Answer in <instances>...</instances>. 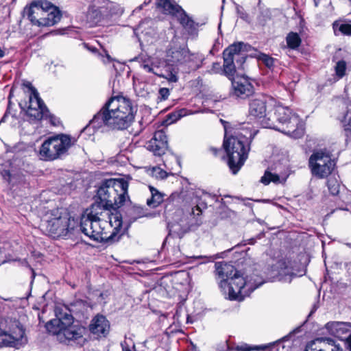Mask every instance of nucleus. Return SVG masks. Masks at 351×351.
<instances>
[{
  "label": "nucleus",
  "instance_id": "7c9ffc66",
  "mask_svg": "<svg viewBox=\"0 0 351 351\" xmlns=\"http://www.w3.org/2000/svg\"><path fill=\"white\" fill-rule=\"evenodd\" d=\"M26 114L29 117L30 121H40L43 118H47L49 117V112L47 108H35L27 107Z\"/></svg>",
  "mask_w": 351,
  "mask_h": 351
},
{
  "label": "nucleus",
  "instance_id": "37998d69",
  "mask_svg": "<svg viewBox=\"0 0 351 351\" xmlns=\"http://www.w3.org/2000/svg\"><path fill=\"white\" fill-rule=\"evenodd\" d=\"M257 59L261 61L269 69H271L274 66V58L265 53H258Z\"/></svg>",
  "mask_w": 351,
  "mask_h": 351
},
{
  "label": "nucleus",
  "instance_id": "8fccbe9b",
  "mask_svg": "<svg viewBox=\"0 0 351 351\" xmlns=\"http://www.w3.org/2000/svg\"><path fill=\"white\" fill-rule=\"evenodd\" d=\"M58 318H62V320L64 322V324H73V316L71 314L65 313L64 315H61Z\"/></svg>",
  "mask_w": 351,
  "mask_h": 351
},
{
  "label": "nucleus",
  "instance_id": "9b49d317",
  "mask_svg": "<svg viewBox=\"0 0 351 351\" xmlns=\"http://www.w3.org/2000/svg\"><path fill=\"white\" fill-rule=\"evenodd\" d=\"M157 6L162 8L165 14L175 16L182 27L189 34H193L196 32L198 24L189 16L186 12L178 5L175 1L169 0H158Z\"/></svg>",
  "mask_w": 351,
  "mask_h": 351
},
{
  "label": "nucleus",
  "instance_id": "412c9836",
  "mask_svg": "<svg viewBox=\"0 0 351 351\" xmlns=\"http://www.w3.org/2000/svg\"><path fill=\"white\" fill-rule=\"evenodd\" d=\"M152 73L160 77L165 78L169 82H176L178 80V69L171 64H169L167 59L161 65L156 64L154 71Z\"/></svg>",
  "mask_w": 351,
  "mask_h": 351
},
{
  "label": "nucleus",
  "instance_id": "58836bf2",
  "mask_svg": "<svg viewBox=\"0 0 351 351\" xmlns=\"http://www.w3.org/2000/svg\"><path fill=\"white\" fill-rule=\"evenodd\" d=\"M287 46L292 49H297L301 44V38L298 34L295 32H290L286 38Z\"/></svg>",
  "mask_w": 351,
  "mask_h": 351
},
{
  "label": "nucleus",
  "instance_id": "6e6552de",
  "mask_svg": "<svg viewBox=\"0 0 351 351\" xmlns=\"http://www.w3.org/2000/svg\"><path fill=\"white\" fill-rule=\"evenodd\" d=\"M274 117L283 126L285 125V128L282 130L276 126L274 129L281 131L293 138H300L304 135V123L290 108L277 106L275 108Z\"/></svg>",
  "mask_w": 351,
  "mask_h": 351
},
{
  "label": "nucleus",
  "instance_id": "b1692460",
  "mask_svg": "<svg viewBox=\"0 0 351 351\" xmlns=\"http://www.w3.org/2000/svg\"><path fill=\"white\" fill-rule=\"evenodd\" d=\"M325 328L332 336L339 339L351 332V323L343 322H331L326 324Z\"/></svg>",
  "mask_w": 351,
  "mask_h": 351
},
{
  "label": "nucleus",
  "instance_id": "7ed1b4c3",
  "mask_svg": "<svg viewBox=\"0 0 351 351\" xmlns=\"http://www.w3.org/2000/svg\"><path fill=\"white\" fill-rule=\"evenodd\" d=\"M244 132H240L237 136L225 137L223 147L228 156V165L233 174H236L244 165L248 152L250 145L256 132H252L249 128Z\"/></svg>",
  "mask_w": 351,
  "mask_h": 351
},
{
  "label": "nucleus",
  "instance_id": "864d4df0",
  "mask_svg": "<svg viewBox=\"0 0 351 351\" xmlns=\"http://www.w3.org/2000/svg\"><path fill=\"white\" fill-rule=\"evenodd\" d=\"M344 345L347 350L351 351V334L347 337V339L344 341Z\"/></svg>",
  "mask_w": 351,
  "mask_h": 351
},
{
  "label": "nucleus",
  "instance_id": "4c0bfd02",
  "mask_svg": "<svg viewBox=\"0 0 351 351\" xmlns=\"http://www.w3.org/2000/svg\"><path fill=\"white\" fill-rule=\"evenodd\" d=\"M169 234L168 237H178L181 239L186 232L179 223H168Z\"/></svg>",
  "mask_w": 351,
  "mask_h": 351
},
{
  "label": "nucleus",
  "instance_id": "0eeeda50",
  "mask_svg": "<svg viewBox=\"0 0 351 351\" xmlns=\"http://www.w3.org/2000/svg\"><path fill=\"white\" fill-rule=\"evenodd\" d=\"M73 145L69 135L57 134L47 138L39 149L40 158L45 161H53L62 158L67 154Z\"/></svg>",
  "mask_w": 351,
  "mask_h": 351
},
{
  "label": "nucleus",
  "instance_id": "4d7b16f0",
  "mask_svg": "<svg viewBox=\"0 0 351 351\" xmlns=\"http://www.w3.org/2000/svg\"><path fill=\"white\" fill-rule=\"evenodd\" d=\"M337 209L343 210H348V205H346L345 207H343V205L341 204L340 203H337Z\"/></svg>",
  "mask_w": 351,
  "mask_h": 351
},
{
  "label": "nucleus",
  "instance_id": "f257e3e1",
  "mask_svg": "<svg viewBox=\"0 0 351 351\" xmlns=\"http://www.w3.org/2000/svg\"><path fill=\"white\" fill-rule=\"evenodd\" d=\"M136 112V109L130 99L123 96L111 97L81 132H89L91 128L93 130L104 127L112 130L127 129L133 122Z\"/></svg>",
  "mask_w": 351,
  "mask_h": 351
},
{
  "label": "nucleus",
  "instance_id": "a18cd8bd",
  "mask_svg": "<svg viewBox=\"0 0 351 351\" xmlns=\"http://www.w3.org/2000/svg\"><path fill=\"white\" fill-rule=\"evenodd\" d=\"M325 346L330 351H343L340 344L336 343L335 340L330 338H325Z\"/></svg>",
  "mask_w": 351,
  "mask_h": 351
},
{
  "label": "nucleus",
  "instance_id": "69168bd1",
  "mask_svg": "<svg viewBox=\"0 0 351 351\" xmlns=\"http://www.w3.org/2000/svg\"><path fill=\"white\" fill-rule=\"evenodd\" d=\"M106 58L108 59V62L111 61V57L110 56V55L106 54Z\"/></svg>",
  "mask_w": 351,
  "mask_h": 351
},
{
  "label": "nucleus",
  "instance_id": "5fc2aeb1",
  "mask_svg": "<svg viewBox=\"0 0 351 351\" xmlns=\"http://www.w3.org/2000/svg\"><path fill=\"white\" fill-rule=\"evenodd\" d=\"M83 45H84V48L87 49L88 50H89L90 51H91L93 53H97V48H95V47H94L93 46L89 45L88 43H83Z\"/></svg>",
  "mask_w": 351,
  "mask_h": 351
},
{
  "label": "nucleus",
  "instance_id": "72a5a7b5",
  "mask_svg": "<svg viewBox=\"0 0 351 351\" xmlns=\"http://www.w3.org/2000/svg\"><path fill=\"white\" fill-rule=\"evenodd\" d=\"M333 29L335 35L351 36V21H335L333 23Z\"/></svg>",
  "mask_w": 351,
  "mask_h": 351
},
{
  "label": "nucleus",
  "instance_id": "aec40b11",
  "mask_svg": "<svg viewBox=\"0 0 351 351\" xmlns=\"http://www.w3.org/2000/svg\"><path fill=\"white\" fill-rule=\"evenodd\" d=\"M112 208L101 204V202L95 199V202L86 208L83 213L82 217H88L97 220L107 221V217Z\"/></svg>",
  "mask_w": 351,
  "mask_h": 351
},
{
  "label": "nucleus",
  "instance_id": "de8ad7c7",
  "mask_svg": "<svg viewBox=\"0 0 351 351\" xmlns=\"http://www.w3.org/2000/svg\"><path fill=\"white\" fill-rule=\"evenodd\" d=\"M170 92L167 88H160L158 90V99L160 101H165L168 99Z\"/></svg>",
  "mask_w": 351,
  "mask_h": 351
},
{
  "label": "nucleus",
  "instance_id": "20e7f679",
  "mask_svg": "<svg viewBox=\"0 0 351 351\" xmlns=\"http://www.w3.org/2000/svg\"><path fill=\"white\" fill-rule=\"evenodd\" d=\"M42 226L53 237H70L78 232L79 221L66 209L58 208L45 215Z\"/></svg>",
  "mask_w": 351,
  "mask_h": 351
},
{
  "label": "nucleus",
  "instance_id": "bf43d9fd",
  "mask_svg": "<svg viewBox=\"0 0 351 351\" xmlns=\"http://www.w3.org/2000/svg\"><path fill=\"white\" fill-rule=\"evenodd\" d=\"M5 56V49H2L0 47V59Z\"/></svg>",
  "mask_w": 351,
  "mask_h": 351
},
{
  "label": "nucleus",
  "instance_id": "c03bdc74",
  "mask_svg": "<svg viewBox=\"0 0 351 351\" xmlns=\"http://www.w3.org/2000/svg\"><path fill=\"white\" fill-rule=\"evenodd\" d=\"M336 75L341 79L346 75V62L344 60H339L335 67Z\"/></svg>",
  "mask_w": 351,
  "mask_h": 351
},
{
  "label": "nucleus",
  "instance_id": "49530a36",
  "mask_svg": "<svg viewBox=\"0 0 351 351\" xmlns=\"http://www.w3.org/2000/svg\"><path fill=\"white\" fill-rule=\"evenodd\" d=\"M348 120L344 125L345 134L347 137H351V111H348Z\"/></svg>",
  "mask_w": 351,
  "mask_h": 351
},
{
  "label": "nucleus",
  "instance_id": "f8f14e48",
  "mask_svg": "<svg viewBox=\"0 0 351 351\" xmlns=\"http://www.w3.org/2000/svg\"><path fill=\"white\" fill-rule=\"evenodd\" d=\"M335 166V162L329 154L322 150L314 152L309 158V167L312 173L323 178L330 175Z\"/></svg>",
  "mask_w": 351,
  "mask_h": 351
},
{
  "label": "nucleus",
  "instance_id": "a19ab883",
  "mask_svg": "<svg viewBox=\"0 0 351 351\" xmlns=\"http://www.w3.org/2000/svg\"><path fill=\"white\" fill-rule=\"evenodd\" d=\"M86 308V302L82 300H79L71 304L69 310L71 313L77 315L79 314H82Z\"/></svg>",
  "mask_w": 351,
  "mask_h": 351
},
{
  "label": "nucleus",
  "instance_id": "680f3d73",
  "mask_svg": "<svg viewBox=\"0 0 351 351\" xmlns=\"http://www.w3.org/2000/svg\"><path fill=\"white\" fill-rule=\"evenodd\" d=\"M151 1H152V0H145L143 4L139 6V9L140 10L142 9L143 5H148L149 3H151Z\"/></svg>",
  "mask_w": 351,
  "mask_h": 351
},
{
  "label": "nucleus",
  "instance_id": "c756f323",
  "mask_svg": "<svg viewBox=\"0 0 351 351\" xmlns=\"http://www.w3.org/2000/svg\"><path fill=\"white\" fill-rule=\"evenodd\" d=\"M107 221L110 226L113 228L112 235L120 231L123 224L122 215L121 213L117 211L113 213L110 211L108 215Z\"/></svg>",
  "mask_w": 351,
  "mask_h": 351
},
{
  "label": "nucleus",
  "instance_id": "052dcab7",
  "mask_svg": "<svg viewBox=\"0 0 351 351\" xmlns=\"http://www.w3.org/2000/svg\"><path fill=\"white\" fill-rule=\"evenodd\" d=\"M247 244L254 245L256 243V239L254 238H251L247 241Z\"/></svg>",
  "mask_w": 351,
  "mask_h": 351
},
{
  "label": "nucleus",
  "instance_id": "338daca9",
  "mask_svg": "<svg viewBox=\"0 0 351 351\" xmlns=\"http://www.w3.org/2000/svg\"><path fill=\"white\" fill-rule=\"evenodd\" d=\"M204 258H206V261H211V257H207V256H204Z\"/></svg>",
  "mask_w": 351,
  "mask_h": 351
},
{
  "label": "nucleus",
  "instance_id": "a878e982",
  "mask_svg": "<svg viewBox=\"0 0 351 351\" xmlns=\"http://www.w3.org/2000/svg\"><path fill=\"white\" fill-rule=\"evenodd\" d=\"M125 217L130 223L135 221L136 219L145 216V211L143 207L132 204V202H126Z\"/></svg>",
  "mask_w": 351,
  "mask_h": 351
},
{
  "label": "nucleus",
  "instance_id": "6e6d98bb",
  "mask_svg": "<svg viewBox=\"0 0 351 351\" xmlns=\"http://www.w3.org/2000/svg\"><path fill=\"white\" fill-rule=\"evenodd\" d=\"M210 151L212 152V154L215 156H218V154L219 152H221V149H217V148H215V147H210Z\"/></svg>",
  "mask_w": 351,
  "mask_h": 351
},
{
  "label": "nucleus",
  "instance_id": "0e129e2a",
  "mask_svg": "<svg viewBox=\"0 0 351 351\" xmlns=\"http://www.w3.org/2000/svg\"><path fill=\"white\" fill-rule=\"evenodd\" d=\"M314 1V3H315V6L317 7L318 5H319V3L322 1V0H313Z\"/></svg>",
  "mask_w": 351,
  "mask_h": 351
},
{
  "label": "nucleus",
  "instance_id": "09e8293b",
  "mask_svg": "<svg viewBox=\"0 0 351 351\" xmlns=\"http://www.w3.org/2000/svg\"><path fill=\"white\" fill-rule=\"evenodd\" d=\"M153 172L155 173L156 177H158L161 179H165L167 177V172L161 169L160 167H154Z\"/></svg>",
  "mask_w": 351,
  "mask_h": 351
},
{
  "label": "nucleus",
  "instance_id": "774afa93",
  "mask_svg": "<svg viewBox=\"0 0 351 351\" xmlns=\"http://www.w3.org/2000/svg\"><path fill=\"white\" fill-rule=\"evenodd\" d=\"M241 17L243 19H245V18L247 17V14H242V15L241 16Z\"/></svg>",
  "mask_w": 351,
  "mask_h": 351
},
{
  "label": "nucleus",
  "instance_id": "4468645a",
  "mask_svg": "<svg viewBox=\"0 0 351 351\" xmlns=\"http://www.w3.org/2000/svg\"><path fill=\"white\" fill-rule=\"evenodd\" d=\"M107 223L108 221L82 217L79 223L78 232H82L93 241H99L103 239L104 225Z\"/></svg>",
  "mask_w": 351,
  "mask_h": 351
},
{
  "label": "nucleus",
  "instance_id": "4be33fe9",
  "mask_svg": "<svg viewBox=\"0 0 351 351\" xmlns=\"http://www.w3.org/2000/svg\"><path fill=\"white\" fill-rule=\"evenodd\" d=\"M186 56H189V49L185 47H173L167 51L166 59L169 64L176 66H184Z\"/></svg>",
  "mask_w": 351,
  "mask_h": 351
},
{
  "label": "nucleus",
  "instance_id": "ea45409f",
  "mask_svg": "<svg viewBox=\"0 0 351 351\" xmlns=\"http://www.w3.org/2000/svg\"><path fill=\"white\" fill-rule=\"evenodd\" d=\"M327 186L329 192L332 195H337L340 193V184L335 176H330L327 180Z\"/></svg>",
  "mask_w": 351,
  "mask_h": 351
},
{
  "label": "nucleus",
  "instance_id": "e433bc0d",
  "mask_svg": "<svg viewBox=\"0 0 351 351\" xmlns=\"http://www.w3.org/2000/svg\"><path fill=\"white\" fill-rule=\"evenodd\" d=\"M135 60H138V62L141 63V66L146 72L152 73L156 65V63L152 61L150 57H149L147 55L141 54L139 55L138 57H136Z\"/></svg>",
  "mask_w": 351,
  "mask_h": 351
},
{
  "label": "nucleus",
  "instance_id": "6ab92c4d",
  "mask_svg": "<svg viewBox=\"0 0 351 351\" xmlns=\"http://www.w3.org/2000/svg\"><path fill=\"white\" fill-rule=\"evenodd\" d=\"M110 322L106 317L101 314H97L93 317L90 324L89 330L97 338L106 337L110 331Z\"/></svg>",
  "mask_w": 351,
  "mask_h": 351
},
{
  "label": "nucleus",
  "instance_id": "c85d7f7f",
  "mask_svg": "<svg viewBox=\"0 0 351 351\" xmlns=\"http://www.w3.org/2000/svg\"><path fill=\"white\" fill-rule=\"evenodd\" d=\"M25 85L29 89L30 95L29 99V106L28 107L35 108H47L45 105L44 102L39 97V93L37 90L32 85L30 82H27Z\"/></svg>",
  "mask_w": 351,
  "mask_h": 351
},
{
  "label": "nucleus",
  "instance_id": "f3484780",
  "mask_svg": "<svg viewBox=\"0 0 351 351\" xmlns=\"http://www.w3.org/2000/svg\"><path fill=\"white\" fill-rule=\"evenodd\" d=\"M35 14H36V10L32 4L31 7L28 10L27 16L29 21L34 24L38 26H51L57 23L61 18V14L60 10H56L53 9L52 12L47 13V16H43L40 19H38Z\"/></svg>",
  "mask_w": 351,
  "mask_h": 351
},
{
  "label": "nucleus",
  "instance_id": "5701e85b",
  "mask_svg": "<svg viewBox=\"0 0 351 351\" xmlns=\"http://www.w3.org/2000/svg\"><path fill=\"white\" fill-rule=\"evenodd\" d=\"M278 280L282 282L290 283L293 278L302 276V274H298L294 271L291 266L290 262L281 260L278 262Z\"/></svg>",
  "mask_w": 351,
  "mask_h": 351
},
{
  "label": "nucleus",
  "instance_id": "dca6fc26",
  "mask_svg": "<svg viewBox=\"0 0 351 351\" xmlns=\"http://www.w3.org/2000/svg\"><path fill=\"white\" fill-rule=\"evenodd\" d=\"M231 82L232 88L230 93L237 99H245L254 93L252 84L243 76H237Z\"/></svg>",
  "mask_w": 351,
  "mask_h": 351
},
{
  "label": "nucleus",
  "instance_id": "c9c22d12",
  "mask_svg": "<svg viewBox=\"0 0 351 351\" xmlns=\"http://www.w3.org/2000/svg\"><path fill=\"white\" fill-rule=\"evenodd\" d=\"M149 190L152 197L151 198L147 199V204L150 207L156 208L163 202V195L153 186H149Z\"/></svg>",
  "mask_w": 351,
  "mask_h": 351
},
{
  "label": "nucleus",
  "instance_id": "2eb2a0df",
  "mask_svg": "<svg viewBox=\"0 0 351 351\" xmlns=\"http://www.w3.org/2000/svg\"><path fill=\"white\" fill-rule=\"evenodd\" d=\"M86 328L79 324H66L63 333L59 335L60 342L70 343L71 342L82 344L85 341L84 335Z\"/></svg>",
  "mask_w": 351,
  "mask_h": 351
},
{
  "label": "nucleus",
  "instance_id": "393cba45",
  "mask_svg": "<svg viewBox=\"0 0 351 351\" xmlns=\"http://www.w3.org/2000/svg\"><path fill=\"white\" fill-rule=\"evenodd\" d=\"M207 194L202 191H195L193 195V203L195 204V206L191 210V215L194 216H200L202 211L207 208V203L206 199L204 198Z\"/></svg>",
  "mask_w": 351,
  "mask_h": 351
},
{
  "label": "nucleus",
  "instance_id": "2f4dec72",
  "mask_svg": "<svg viewBox=\"0 0 351 351\" xmlns=\"http://www.w3.org/2000/svg\"><path fill=\"white\" fill-rule=\"evenodd\" d=\"M32 4L36 10V15L42 14L43 16H47V13L52 12L53 9L58 10L51 3L46 0L40 1L38 3H33Z\"/></svg>",
  "mask_w": 351,
  "mask_h": 351
},
{
  "label": "nucleus",
  "instance_id": "603ef678",
  "mask_svg": "<svg viewBox=\"0 0 351 351\" xmlns=\"http://www.w3.org/2000/svg\"><path fill=\"white\" fill-rule=\"evenodd\" d=\"M221 71V66L219 62H214L212 66L211 70L209 71L210 73H217Z\"/></svg>",
  "mask_w": 351,
  "mask_h": 351
},
{
  "label": "nucleus",
  "instance_id": "13d9d810",
  "mask_svg": "<svg viewBox=\"0 0 351 351\" xmlns=\"http://www.w3.org/2000/svg\"><path fill=\"white\" fill-rule=\"evenodd\" d=\"M175 252H176V253H175L176 258L174 259L176 260L180 258L181 252L178 248H176Z\"/></svg>",
  "mask_w": 351,
  "mask_h": 351
},
{
  "label": "nucleus",
  "instance_id": "bb28decb",
  "mask_svg": "<svg viewBox=\"0 0 351 351\" xmlns=\"http://www.w3.org/2000/svg\"><path fill=\"white\" fill-rule=\"evenodd\" d=\"M186 61L184 62V66L189 71H195L199 67H201L203 60H204V57L201 53H191L189 51V56H186Z\"/></svg>",
  "mask_w": 351,
  "mask_h": 351
},
{
  "label": "nucleus",
  "instance_id": "473e14b6",
  "mask_svg": "<svg viewBox=\"0 0 351 351\" xmlns=\"http://www.w3.org/2000/svg\"><path fill=\"white\" fill-rule=\"evenodd\" d=\"M198 112V111H192L191 110L186 108H181L178 110H175L167 115L166 121L169 123H173L183 117L186 115L193 114Z\"/></svg>",
  "mask_w": 351,
  "mask_h": 351
},
{
  "label": "nucleus",
  "instance_id": "79ce46f5",
  "mask_svg": "<svg viewBox=\"0 0 351 351\" xmlns=\"http://www.w3.org/2000/svg\"><path fill=\"white\" fill-rule=\"evenodd\" d=\"M261 182L265 185H267L270 182H274L275 184L280 183V180L278 174L272 173L269 171H265L263 176L261 179Z\"/></svg>",
  "mask_w": 351,
  "mask_h": 351
},
{
  "label": "nucleus",
  "instance_id": "423d86ee",
  "mask_svg": "<svg viewBox=\"0 0 351 351\" xmlns=\"http://www.w3.org/2000/svg\"><path fill=\"white\" fill-rule=\"evenodd\" d=\"M123 9L120 5L109 0H93L86 14L87 22L90 26L101 25L113 16H120Z\"/></svg>",
  "mask_w": 351,
  "mask_h": 351
},
{
  "label": "nucleus",
  "instance_id": "f704fd0d",
  "mask_svg": "<svg viewBox=\"0 0 351 351\" xmlns=\"http://www.w3.org/2000/svg\"><path fill=\"white\" fill-rule=\"evenodd\" d=\"M304 351H330L325 346V338H317L308 343Z\"/></svg>",
  "mask_w": 351,
  "mask_h": 351
},
{
  "label": "nucleus",
  "instance_id": "ddd939ff",
  "mask_svg": "<svg viewBox=\"0 0 351 351\" xmlns=\"http://www.w3.org/2000/svg\"><path fill=\"white\" fill-rule=\"evenodd\" d=\"M267 98L264 95H257L250 100L249 115L260 120L264 128H275V125L269 117H267Z\"/></svg>",
  "mask_w": 351,
  "mask_h": 351
},
{
  "label": "nucleus",
  "instance_id": "f03ea898",
  "mask_svg": "<svg viewBox=\"0 0 351 351\" xmlns=\"http://www.w3.org/2000/svg\"><path fill=\"white\" fill-rule=\"evenodd\" d=\"M215 266V275L220 280L219 287L223 294L231 300H243L264 283L257 274L241 276L239 271L229 263L217 262Z\"/></svg>",
  "mask_w": 351,
  "mask_h": 351
},
{
  "label": "nucleus",
  "instance_id": "3c124183",
  "mask_svg": "<svg viewBox=\"0 0 351 351\" xmlns=\"http://www.w3.org/2000/svg\"><path fill=\"white\" fill-rule=\"evenodd\" d=\"M175 196L173 195H171L166 201H165V213H167L169 210H170L171 208H169V206H171V203L174 201Z\"/></svg>",
  "mask_w": 351,
  "mask_h": 351
},
{
  "label": "nucleus",
  "instance_id": "9d476101",
  "mask_svg": "<svg viewBox=\"0 0 351 351\" xmlns=\"http://www.w3.org/2000/svg\"><path fill=\"white\" fill-rule=\"evenodd\" d=\"M245 45L243 42L234 43L228 46L223 52V64L221 73L230 81L234 80V74L238 69H243L245 62V54L243 53Z\"/></svg>",
  "mask_w": 351,
  "mask_h": 351
},
{
  "label": "nucleus",
  "instance_id": "1a4fd4ad",
  "mask_svg": "<svg viewBox=\"0 0 351 351\" xmlns=\"http://www.w3.org/2000/svg\"><path fill=\"white\" fill-rule=\"evenodd\" d=\"M25 342V329L18 320L0 321V346L19 348Z\"/></svg>",
  "mask_w": 351,
  "mask_h": 351
},
{
  "label": "nucleus",
  "instance_id": "39448f33",
  "mask_svg": "<svg viewBox=\"0 0 351 351\" xmlns=\"http://www.w3.org/2000/svg\"><path fill=\"white\" fill-rule=\"evenodd\" d=\"M128 186V182L123 178L106 180L98 188L95 199L112 208H121L130 202Z\"/></svg>",
  "mask_w": 351,
  "mask_h": 351
},
{
  "label": "nucleus",
  "instance_id": "e2e57ef3",
  "mask_svg": "<svg viewBox=\"0 0 351 351\" xmlns=\"http://www.w3.org/2000/svg\"><path fill=\"white\" fill-rule=\"evenodd\" d=\"M122 347H123V351H132L131 348H130L129 347H125L123 344H122Z\"/></svg>",
  "mask_w": 351,
  "mask_h": 351
},
{
  "label": "nucleus",
  "instance_id": "a211bd4d",
  "mask_svg": "<svg viewBox=\"0 0 351 351\" xmlns=\"http://www.w3.org/2000/svg\"><path fill=\"white\" fill-rule=\"evenodd\" d=\"M147 148L156 156H161L168 149L167 136L163 130L156 131L153 138L147 143Z\"/></svg>",
  "mask_w": 351,
  "mask_h": 351
},
{
  "label": "nucleus",
  "instance_id": "cd10ccee",
  "mask_svg": "<svg viewBox=\"0 0 351 351\" xmlns=\"http://www.w3.org/2000/svg\"><path fill=\"white\" fill-rule=\"evenodd\" d=\"M66 324H64L62 320V318H56L48 322L45 325V328L49 333L56 335L57 339L60 341L59 335L63 333V330Z\"/></svg>",
  "mask_w": 351,
  "mask_h": 351
}]
</instances>
